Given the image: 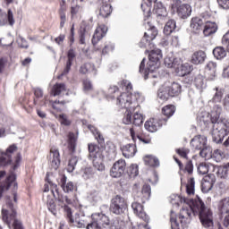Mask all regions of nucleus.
I'll use <instances>...</instances> for the list:
<instances>
[{"label": "nucleus", "instance_id": "nucleus-1", "mask_svg": "<svg viewBox=\"0 0 229 229\" xmlns=\"http://www.w3.org/2000/svg\"><path fill=\"white\" fill-rule=\"evenodd\" d=\"M181 203H184L182 208L180 211L179 217L174 218L171 216V228L180 229L181 225H189L192 219V216H199L200 223L204 228H212L214 226V216H212V211L208 208L205 207L203 200L199 199L197 201L193 202L185 197L175 196L174 199H171L172 205H177L180 207ZM180 221V223H178Z\"/></svg>", "mask_w": 229, "mask_h": 229}, {"label": "nucleus", "instance_id": "nucleus-2", "mask_svg": "<svg viewBox=\"0 0 229 229\" xmlns=\"http://www.w3.org/2000/svg\"><path fill=\"white\" fill-rule=\"evenodd\" d=\"M223 107L216 105L213 107L211 114V123L213 124L211 135L213 141L216 144H221L225 140V137L229 133V122L226 118H220Z\"/></svg>", "mask_w": 229, "mask_h": 229}, {"label": "nucleus", "instance_id": "nucleus-3", "mask_svg": "<svg viewBox=\"0 0 229 229\" xmlns=\"http://www.w3.org/2000/svg\"><path fill=\"white\" fill-rule=\"evenodd\" d=\"M17 203V194H13V199L7 197L6 204L2 208V220L8 225L9 228L13 223V229H24L22 222L17 219V210L15 204Z\"/></svg>", "mask_w": 229, "mask_h": 229}, {"label": "nucleus", "instance_id": "nucleus-4", "mask_svg": "<svg viewBox=\"0 0 229 229\" xmlns=\"http://www.w3.org/2000/svg\"><path fill=\"white\" fill-rule=\"evenodd\" d=\"M52 192L54 194L55 199L58 203V207H61V208H64L65 215L69 219V223L73 225V226H77V228H85V224L83 223V221H80L78 219H76L75 221L73 220L72 209H71V208L67 206V205H70L71 199H69L67 196L60 195V193H58V190H56V185L55 184L53 185Z\"/></svg>", "mask_w": 229, "mask_h": 229}, {"label": "nucleus", "instance_id": "nucleus-5", "mask_svg": "<svg viewBox=\"0 0 229 229\" xmlns=\"http://www.w3.org/2000/svg\"><path fill=\"white\" fill-rule=\"evenodd\" d=\"M160 60H162V50L159 48H154L148 54V63L147 69L146 67V58H143L140 64V72L145 74V80L148 78L149 72H155L158 67H160Z\"/></svg>", "mask_w": 229, "mask_h": 229}, {"label": "nucleus", "instance_id": "nucleus-6", "mask_svg": "<svg viewBox=\"0 0 229 229\" xmlns=\"http://www.w3.org/2000/svg\"><path fill=\"white\" fill-rule=\"evenodd\" d=\"M182 94V86L178 82H165L157 92V98L161 101H167L170 98H176Z\"/></svg>", "mask_w": 229, "mask_h": 229}, {"label": "nucleus", "instance_id": "nucleus-7", "mask_svg": "<svg viewBox=\"0 0 229 229\" xmlns=\"http://www.w3.org/2000/svg\"><path fill=\"white\" fill-rule=\"evenodd\" d=\"M165 65L169 69H174L178 76H187L192 72V65L189 63L182 64L181 58L166 57Z\"/></svg>", "mask_w": 229, "mask_h": 229}, {"label": "nucleus", "instance_id": "nucleus-8", "mask_svg": "<svg viewBox=\"0 0 229 229\" xmlns=\"http://www.w3.org/2000/svg\"><path fill=\"white\" fill-rule=\"evenodd\" d=\"M140 98V93L137 92L133 94L122 93L117 98L118 105L122 108H126L127 110H138L140 108L139 104H137V99Z\"/></svg>", "mask_w": 229, "mask_h": 229}, {"label": "nucleus", "instance_id": "nucleus-9", "mask_svg": "<svg viewBox=\"0 0 229 229\" xmlns=\"http://www.w3.org/2000/svg\"><path fill=\"white\" fill-rule=\"evenodd\" d=\"M89 151L90 158H93V167L97 171H105V156H103V149L96 144H89Z\"/></svg>", "mask_w": 229, "mask_h": 229}, {"label": "nucleus", "instance_id": "nucleus-10", "mask_svg": "<svg viewBox=\"0 0 229 229\" xmlns=\"http://www.w3.org/2000/svg\"><path fill=\"white\" fill-rule=\"evenodd\" d=\"M15 174L11 172L6 176V172L0 171V198L3 196L4 191H8L10 187H13L14 191L17 189V182H15Z\"/></svg>", "mask_w": 229, "mask_h": 229}, {"label": "nucleus", "instance_id": "nucleus-11", "mask_svg": "<svg viewBox=\"0 0 229 229\" xmlns=\"http://www.w3.org/2000/svg\"><path fill=\"white\" fill-rule=\"evenodd\" d=\"M126 207H128L126 199L121 195H116L111 201L110 212L115 216H121L122 214H124Z\"/></svg>", "mask_w": 229, "mask_h": 229}, {"label": "nucleus", "instance_id": "nucleus-12", "mask_svg": "<svg viewBox=\"0 0 229 229\" xmlns=\"http://www.w3.org/2000/svg\"><path fill=\"white\" fill-rule=\"evenodd\" d=\"M92 219L93 221L87 225V228H101V226H104V228H108V226H110V218H108V216L103 213L93 214Z\"/></svg>", "mask_w": 229, "mask_h": 229}, {"label": "nucleus", "instance_id": "nucleus-13", "mask_svg": "<svg viewBox=\"0 0 229 229\" xmlns=\"http://www.w3.org/2000/svg\"><path fill=\"white\" fill-rule=\"evenodd\" d=\"M176 8L177 15L181 19H189L191 13H192V7L188 4H182V1L177 0L174 4H172V10Z\"/></svg>", "mask_w": 229, "mask_h": 229}, {"label": "nucleus", "instance_id": "nucleus-14", "mask_svg": "<svg viewBox=\"0 0 229 229\" xmlns=\"http://www.w3.org/2000/svg\"><path fill=\"white\" fill-rule=\"evenodd\" d=\"M126 171V161L124 159H119L116 161L111 170H110V176L112 178H121L124 172Z\"/></svg>", "mask_w": 229, "mask_h": 229}, {"label": "nucleus", "instance_id": "nucleus-15", "mask_svg": "<svg viewBox=\"0 0 229 229\" xmlns=\"http://www.w3.org/2000/svg\"><path fill=\"white\" fill-rule=\"evenodd\" d=\"M135 199H140L141 203H146L151 197V186L149 184H144L141 191L137 192V185L134 186Z\"/></svg>", "mask_w": 229, "mask_h": 229}, {"label": "nucleus", "instance_id": "nucleus-16", "mask_svg": "<svg viewBox=\"0 0 229 229\" xmlns=\"http://www.w3.org/2000/svg\"><path fill=\"white\" fill-rule=\"evenodd\" d=\"M17 151V146L11 145L6 152L2 153L0 157V165H8V164H12V154Z\"/></svg>", "mask_w": 229, "mask_h": 229}, {"label": "nucleus", "instance_id": "nucleus-17", "mask_svg": "<svg viewBox=\"0 0 229 229\" xmlns=\"http://www.w3.org/2000/svg\"><path fill=\"white\" fill-rule=\"evenodd\" d=\"M13 26L15 24V19L13 18V12L10 9L7 12V14L0 11V26H4L8 24Z\"/></svg>", "mask_w": 229, "mask_h": 229}, {"label": "nucleus", "instance_id": "nucleus-18", "mask_svg": "<svg viewBox=\"0 0 229 229\" xmlns=\"http://www.w3.org/2000/svg\"><path fill=\"white\" fill-rule=\"evenodd\" d=\"M191 146L197 151H199L202 148H205L207 145V137L197 135L191 140Z\"/></svg>", "mask_w": 229, "mask_h": 229}, {"label": "nucleus", "instance_id": "nucleus-19", "mask_svg": "<svg viewBox=\"0 0 229 229\" xmlns=\"http://www.w3.org/2000/svg\"><path fill=\"white\" fill-rule=\"evenodd\" d=\"M51 167L56 171L60 167V152L56 148H52L49 155Z\"/></svg>", "mask_w": 229, "mask_h": 229}, {"label": "nucleus", "instance_id": "nucleus-20", "mask_svg": "<svg viewBox=\"0 0 229 229\" xmlns=\"http://www.w3.org/2000/svg\"><path fill=\"white\" fill-rule=\"evenodd\" d=\"M108 31V29L105 25L98 26L92 38V44L93 46H96L106 35V32Z\"/></svg>", "mask_w": 229, "mask_h": 229}, {"label": "nucleus", "instance_id": "nucleus-21", "mask_svg": "<svg viewBox=\"0 0 229 229\" xmlns=\"http://www.w3.org/2000/svg\"><path fill=\"white\" fill-rule=\"evenodd\" d=\"M145 22H147L148 26V30L147 32H145L144 37H146V38H148L150 42H153V40H155V38H157V35H158V30H157V28L153 27V25H151V21H148V19H149V17H148V15L145 14Z\"/></svg>", "mask_w": 229, "mask_h": 229}, {"label": "nucleus", "instance_id": "nucleus-22", "mask_svg": "<svg viewBox=\"0 0 229 229\" xmlns=\"http://www.w3.org/2000/svg\"><path fill=\"white\" fill-rule=\"evenodd\" d=\"M131 208L134 214H136V216L140 217V219H142L143 221H148V215H146V212H144V206H142L140 202H133L131 204Z\"/></svg>", "mask_w": 229, "mask_h": 229}, {"label": "nucleus", "instance_id": "nucleus-23", "mask_svg": "<svg viewBox=\"0 0 229 229\" xmlns=\"http://www.w3.org/2000/svg\"><path fill=\"white\" fill-rule=\"evenodd\" d=\"M203 24H205L203 19L195 17L191 19L190 28L193 33H199L203 29Z\"/></svg>", "mask_w": 229, "mask_h": 229}, {"label": "nucleus", "instance_id": "nucleus-24", "mask_svg": "<svg viewBox=\"0 0 229 229\" xmlns=\"http://www.w3.org/2000/svg\"><path fill=\"white\" fill-rule=\"evenodd\" d=\"M122 153L125 158H131L137 153V147L133 144H127L122 148Z\"/></svg>", "mask_w": 229, "mask_h": 229}, {"label": "nucleus", "instance_id": "nucleus-25", "mask_svg": "<svg viewBox=\"0 0 229 229\" xmlns=\"http://www.w3.org/2000/svg\"><path fill=\"white\" fill-rule=\"evenodd\" d=\"M59 183H60L64 192L69 193V192H72V191H74V182H67V176H65V175H61Z\"/></svg>", "mask_w": 229, "mask_h": 229}, {"label": "nucleus", "instance_id": "nucleus-26", "mask_svg": "<svg viewBox=\"0 0 229 229\" xmlns=\"http://www.w3.org/2000/svg\"><path fill=\"white\" fill-rule=\"evenodd\" d=\"M92 30V26L87 21H82L80 29V43L85 44V35Z\"/></svg>", "mask_w": 229, "mask_h": 229}, {"label": "nucleus", "instance_id": "nucleus-27", "mask_svg": "<svg viewBox=\"0 0 229 229\" xmlns=\"http://www.w3.org/2000/svg\"><path fill=\"white\" fill-rule=\"evenodd\" d=\"M216 31H217V24L216 22H212V21L206 22L203 30V33L205 37H210V35H214V33H216Z\"/></svg>", "mask_w": 229, "mask_h": 229}, {"label": "nucleus", "instance_id": "nucleus-28", "mask_svg": "<svg viewBox=\"0 0 229 229\" xmlns=\"http://www.w3.org/2000/svg\"><path fill=\"white\" fill-rule=\"evenodd\" d=\"M145 130L148 131H150V133H155V131H158V128H160V123H158V121L155 118H152L145 123Z\"/></svg>", "mask_w": 229, "mask_h": 229}, {"label": "nucleus", "instance_id": "nucleus-29", "mask_svg": "<svg viewBox=\"0 0 229 229\" xmlns=\"http://www.w3.org/2000/svg\"><path fill=\"white\" fill-rule=\"evenodd\" d=\"M76 58V54L74 53V50L70 49L68 51V61L66 62V66L62 72L61 76H65L66 74H69V71H71V67L72 65V60Z\"/></svg>", "mask_w": 229, "mask_h": 229}, {"label": "nucleus", "instance_id": "nucleus-30", "mask_svg": "<svg viewBox=\"0 0 229 229\" xmlns=\"http://www.w3.org/2000/svg\"><path fill=\"white\" fill-rule=\"evenodd\" d=\"M205 58H207V54H205L203 51H197L193 53L191 62L195 65H199V64H203L205 62Z\"/></svg>", "mask_w": 229, "mask_h": 229}, {"label": "nucleus", "instance_id": "nucleus-31", "mask_svg": "<svg viewBox=\"0 0 229 229\" xmlns=\"http://www.w3.org/2000/svg\"><path fill=\"white\" fill-rule=\"evenodd\" d=\"M143 160L146 165H149L150 167H158L160 165L158 158L151 155L145 156Z\"/></svg>", "mask_w": 229, "mask_h": 229}, {"label": "nucleus", "instance_id": "nucleus-32", "mask_svg": "<svg viewBox=\"0 0 229 229\" xmlns=\"http://www.w3.org/2000/svg\"><path fill=\"white\" fill-rule=\"evenodd\" d=\"M215 94L212 98V99L209 101V103H221L223 99V96L225 95V89L221 88H215Z\"/></svg>", "mask_w": 229, "mask_h": 229}, {"label": "nucleus", "instance_id": "nucleus-33", "mask_svg": "<svg viewBox=\"0 0 229 229\" xmlns=\"http://www.w3.org/2000/svg\"><path fill=\"white\" fill-rule=\"evenodd\" d=\"M89 130L93 133L95 139H97L98 144H104L105 143V137H103V134L98 130V128L94 127V125H88Z\"/></svg>", "mask_w": 229, "mask_h": 229}, {"label": "nucleus", "instance_id": "nucleus-34", "mask_svg": "<svg viewBox=\"0 0 229 229\" xmlns=\"http://www.w3.org/2000/svg\"><path fill=\"white\" fill-rule=\"evenodd\" d=\"M154 12L158 15V17L167 16V11L165 10L164 4L161 2H157L154 4Z\"/></svg>", "mask_w": 229, "mask_h": 229}, {"label": "nucleus", "instance_id": "nucleus-35", "mask_svg": "<svg viewBox=\"0 0 229 229\" xmlns=\"http://www.w3.org/2000/svg\"><path fill=\"white\" fill-rule=\"evenodd\" d=\"M157 0H144V3L141 4V9L143 10L144 13H147V17H150L151 13V4H157Z\"/></svg>", "mask_w": 229, "mask_h": 229}, {"label": "nucleus", "instance_id": "nucleus-36", "mask_svg": "<svg viewBox=\"0 0 229 229\" xmlns=\"http://www.w3.org/2000/svg\"><path fill=\"white\" fill-rule=\"evenodd\" d=\"M218 210L221 214H228L229 212V198L223 199L218 203Z\"/></svg>", "mask_w": 229, "mask_h": 229}, {"label": "nucleus", "instance_id": "nucleus-37", "mask_svg": "<svg viewBox=\"0 0 229 229\" xmlns=\"http://www.w3.org/2000/svg\"><path fill=\"white\" fill-rule=\"evenodd\" d=\"M176 30V21L174 20L168 21L164 27L165 35H171Z\"/></svg>", "mask_w": 229, "mask_h": 229}, {"label": "nucleus", "instance_id": "nucleus-38", "mask_svg": "<svg viewBox=\"0 0 229 229\" xmlns=\"http://www.w3.org/2000/svg\"><path fill=\"white\" fill-rule=\"evenodd\" d=\"M76 140H78V136H76V134L72 132H69L68 144L72 153H74V151H76Z\"/></svg>", "mask_w": 229, "mask_h": 229}, {"label": "nucleus", "instance_id": "nucleus-39", "mask_svg": "<svg viewBox=\"0 0 229 229\" xmlns=\"http://www.w3.org/2000/svg\"><path fill=\"white\" fill-rule=\"evenodd\" d=\"M108 228L123 229V228H124V222L123 220H121L119 217H115L111 222H109Z\"/></svg>", "mask_w": 229, "mask_h": 229}, {"label": "nucleus", "instance_id": "nucleus-40", "mask_svg": "<svg viewBox=\"0 0 229 229\" xmlns=\"http://www.w3.org/2000/svg\"><path fill=\"white\" fill-rule=\"evenodd\" d=\"M139 107L136 109V112L133 114V119H132V124L134 126H141V124L144 123V116L139 112Z\"/></svg>", "mask_w": 229, "mask_h": 229}, {"label": "nucleus", "instance_id": "nucleus-41", "mask_svg": "<svg viewBox=\"0 0 229 229\" xmlns=\"http://www.w3.org/2000/svg\"><path fill=\"white\" fill-rule=\"evenodd\" d=\"M195 87L199 90H203V89H207V80L203 75H198L195 78Z\"/></svg>", "mask_w": 229, "mask_h": 229}, {"label": "nucleus", "instance_id": "nucleus-42", "mask_svg": "<svg viewBox=\"0 0 229 229\" xmlns=\"http://www.w3.org/2000/svg\"><path fill=\"white\" fill-rule=\"evenodd\" d=\"M213 55L216 60H223L226 56V50L222 47H216L213 50Z\"/></svg>", "mask_w": 229, "mask_h": 229}, {"label": "nucleus", "instance_id": "nucleus-43", "mask_svg": "<svg viewBox=\"0 0 229 229\" xmlns=\"http://www.w3.org/2000/svg\"><path fill=\"white\" fill-rule=\"evenodd\" d=\"M212 187H214V182H212V181H208V177H205L201 182L202 192H210V191H212Z\"/></svg>", "mask_w": 229, "mask_h": 229}, {"label": "nucleus", "instance_id": "nucleus-44", "mask_svg": "<svg viewBox=\"0 0 229 229\" xmlns=\"http://www.w3.org/2000/svg\"><path fill=\"white\" fill-rule=\"evenodd\" d=\"M47 205L49 212L56 216V212H58L59 208L56 207L55 200L49 196H47Z\"/></svg>", "mask_w": 229, "mask_h": 229}, {"label": "nucleus", "instance_id": "nucleus-45", "mask_svg": "<svg viewBox=\"0 0 229 229\" xmlns=\"http://www.w3.org/2000/svg\"><path fill=\"white\" fill-rule=\"evenodd\" d=\"M66 10H67V6H65V2H63V4H61V8L59 10V14L61 19V22H60L61 28H64L65 21H67V18L65 16Z\"/></svg>", "mask_w": 229, "mask_h": 229}, {"label": "nucleus", "instance_id": "nucleus-46", "mask_svg": "<svg viewBox=\"0 0 229 229\" xmlns=\"http://www.w3.org/2000/svg\"><path fill=\"white\" fill-rule=\"evenodd\" d=\"M94 174H96V173L94 172V169H92V167L84 168L81 174L82 178L85 180H93Z\"/></svg>", "mask_w": 229, "mask_h": 229}, {"label": "nucleus", "instance_id": "nucleus-47", "mask_svg": "<svg viewBox=\"0 0 229 229\" xmlns=\"http://www.w3.org/2000/svg\"><path fill=\"white\" fill-rule=\"evenodd\" d=\"M195 185H196V182L194 181V178L193 177L190 178L186 185V192L188 196H194Z\"/></svg>", "mask_w": 229, "mask_h": 229}, {"label": "nucleus", "instance_id": "nucleus-48", "mask_svg": "<svg viewBox=\"0 0 229 229\" xmlns=\"http://www.w3.org/2000/svg\"><path fill=\"white\" fill-rule=\"evenodd\" d=\"M199 151L202 158H212V148L206 145L204 148H202Z\"/></svg>", "mask_w": 229, "mask_h": 229}, {"label": "nucleus", "instance_id": "nucleus-49", "mask_svg": "<svg viewBox=\"0 0 229 229\" xmlns=\"http://www.w3.org/2000/svg\"><path fill=\"white\" fill-rule=\"evenodd\" d=\"M110 13H112V5L106 4L101 6L99 11V15H101V17H108Z\"/></svg>", "mask_w": 229, "mask_h": 229}, {"label": "nucleus", "instance_id": "nucleus-50", "mask_svg": "<svg viewBox=\"0 0 229 229\" xmlns=\"http://www.w3.org/2000/svg\"><path fill=\"white\" fill-rule=\"evenodd\" d=\"M65 90V84H55L52 89V96L56 97V96H60V94H62V92H64Z\"/></svg>", "mask_w": 229, "mask_h": 229}, {"label": "nucleus", "instance_id": "nucleus-51", "mask_svg": "<svg viewBox=\"0 0 229 229\" xmlns=\"http://www.w3.org/2000/svg\"><path fill=\"white\" fill-rule=\"evenodd\" d=\"M174 112H176V108L174 107V106H165L162 109V113L168 119H169V117H172V115L174 114Z\"/></svg>", "mask_w": 229, "mask_h": 229}, {"label": "nucleus", "instance_id": "nucleus-52", "mask_svg": "<svg viewBox=\"0 0 229 229\" xmlns=\"http://www.w3.org/2000/svg\"><path fill=\"white\" fill-rule=\"evenodd\" d=\"M57 119H58L59 123H61V124H63V126H71V124L72 123L69 119V116H67V114H58Z\"/></svg>", "mask_w": 229, "mask_h": 229}, {"label": "nucleus", "instance_id": "nucleus-53", "mask_svg": "<svg viewBox=\"0 0 229 229\" xmlns=\"http://www.w3.org/2000/svg\"><path fill=\"white\" fill-rule=\"evenodd\" d=\"M135 110L137 109H127L123 119V124H131V123H133V120L131 119V112H135Z\"/></svg>", "mask_w": 229, "mask_h": 229}, {"label": "nucleus", "instance_id": "nucleus-54", "mask_svg": "<svg viewBox=\"0 0 229 229\" xmlns=\"http://www.w3.org/2000/svg\"><path fill=\"white\" fill-rule=\"evenodd\" d=\"M76 164H78V157H72L67 166L68 173H72V171H74Z\"/></svg>", "mask_w": 229, "mask_h": 229}, {"label": "nucleus", "instance_id": "nucleus-55", "mask_svg": "<svg viewBox=\"0 0 229 229\" xmlns=\"http://www.w3.org/2000/svg\"><path fill=\"white\" fill-rule=\"evenodd\" d=\"M90 71H94V66L90 63H86L85 64L81 66L80 69V72H81V74H87V72Z\"/></svg>", "mask_w": 229, "mask_h": 229}, {"label": "nucleus", "instance_id": "nucleus-56", "mask_svg": "<svg viewBox=\"0 0 229 229\" xmlns=\"http://www.w3.org/2000/svg\"><path fill=\"white\" fill-rule=\"evenodd\" d=\"M217 69V64L210 61L208 63L207 66H206V70L207 71H210L212 76H216V71Z\"/></svg>", "mask_w": 229, "mask_h": 229}, {"label": "nucleus", "instance_id": "nucleus-57", "mask_svg": "<svg viewBox=\"0 0 229 229\" xmlns=\"http://www.w3.org/2000/svg\"><path fill=\"white\" fill-rule=\"evenodd\" d=\"M121 86L125 87V90H127V94H131V90H133V85H131V82L127 80H123L121 81Z\"/></svg>", "mask_w": 229, "mask_h": 229}, {"label": "nucleus", "instance_id": "nucleus-58", "mask_svg": "<svg viewBox=\"0 0 229 229\" xmlns=\"http://www.w3.org/2000/svg\"><path fill=\"white\" fill-rule=\"evenodd\" d=\"M198 173L199 174H207V173H208V165L207 163H200L198 165Z\"/></svg>", "mask_w": 229, "mask_h": 229}, {"label": "nucleus", "instance_id": "nucleus-59", "mask_svg": "<svg viewBox=\"0 0 229 229\" xmlns=\"http://www.w3.org/2000/svg\"><path fill=\"white\" fill-rule=\"evenodd\" d=\"M176 153L182 158H187V155L191 153V150L187 148H181L176 149Z\"/></svg>", "mask_w": 229, "mask_h": 229}, {"label": "nucleus", "instance_id": "nucleus-60", "mask_svg": "<svg viewBox=\"0 0 229 229\" xmlns=\"http://www.w3.org/2000/svg\"><path fill=\"white\" fill-rule=\"evenodd\" d=\"M130 133H131V137L132 140H134V141L136 139H139V140L140 142H143V144H149V142H150V140H146L140 136H135V130H133V128L130 129Z\"/></svg>", "mask_w": 229, "mask_h": 229}, {"label": "nucleus", "instance_id": "nucleus-61", "mask_svg": "<svg viewBox=\"0 0 229 229\" xmlns=\"http://www.w3.org/2000/svg\"><path fill=\"white\" fill-rule=\"evenodd\" d=\"M129 174H131L132 178H135V176H139V165H131L129 167Z\"/></svg>", "mask_w": 229, "mask_h": 229}, {"label": "nucleus", "instance_id": "nucleus-62", "mask_svg": "<svg viewBox=\"0 0 229 229\" xmlns=\"http://www.w3.org/2000/svg\"><path fill=\"white\" fill-rule=\"evenodd\" d=\"M151 41L144 36L140 42V47H151Z\"/></svg>", "mask_w": 229, "mask_h": 229}, {"label": "nucleus", "instance_id": "nucleus-63", "mask_svg": "<svg viewBox=\"0 0 229 229\" xmlns=\"http://www.w3.org/2000/svg\"><path fill=\"white\" fill-rule=\"evenodd\" d=\"M81 10H82V8L80 5L72 6L71 8L72 19H74V17H76V15H78V13H80V12H81Z\"/></svg>", "mask_w": 229, "mask_h": 229}, {"label": "nucleus", "instance_id": "nucleus-64", "mask_svg": "<svg viewBox=\"0 0 229 229\" xmlns=\"http://www.w3.org/2000/svg\"><path fill=\"white\" fill-rule=\"evenodd\" d=\"M130 229H149L148 224H131Z\"/></svg>", "mask_w": 229, "mask_h": 229}]
</instances>
